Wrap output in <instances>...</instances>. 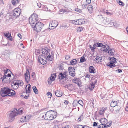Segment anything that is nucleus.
Segmentation results:
<instances>
[{
  "label": "nucleus",
  "instance_id": "obj_23",
  "mask_svg": "<svg viewBox=\"0 0 128 128\" xmlns=\"http://www.w3.org/2000/svg\"><path fill=\"white\" fill-rule=\"evenodd\" d=\"M94 45L98 47H102V48H104L106 47V46L104 45L102 43H99L98 42H97L95 44H94Z\"/></svg>",
  "mask_w": 128,
  "mask_h": 128
},
{
  "label": "nucleus",
  "instance_id": "obj_59",
  "mask_svg": "<svg viewBox=\"0 0 128 128\" xmlns=\"http://www.w3.org/2000/svg\"><path fill=\"white\" fill-rule=\"evenodd\" d=\"M116 72H118V73H120L122 72V70L121 69H118L116 70Z\"/></svg>",
  "mask_w": 128,
  "mask_h": 128
},
{
  "label": "nucleus",
  "instance_id": "obj_5",
  "mask_svg": "<svg viewBox=\"0 0 128 128\" xmlns=\"http://www.w3.org/2000/svg\"><path fill=\"white\" fill-rule=\"evenodd\" d=\"M18 111L16 108H14L10 114L8 118L10 122H12L14 118L18 114Z\"/></svg>",
  "mask_w": 128,
  "mask_h": 128
},
{
  "label": "nucleus",
  "instance_id": "obj_61",
  "mask_svg": "<svg viewBox=\"0 0 128 128\" xmlns=\"http://www.w3.org/2000/svg\"><path fill=\"white\" fill-rule=\"evenodd\" d=\"M40 117H41V119H45L44 118V115H43L42 114L40 115Z\"/></svg>",
  "mask_w": 128,
  "mask_h": 128
},
{
  "label": "nucleus",
  "instance_id": "obj_57",
  "mask_svg": "<svg viewBox=\"0 0 128 128\" xmlns=\"http://www.w3.org/2000/svg\"><path fill=\"white\" fill-rule=\"evenodd\" d=\"M87 4H83L82 5V8L83 9L85 8L86 7Z\"/></svg>",
  "mask_w": 128,
  "mask_h": 128
},
{
  "label": "nucleus",
  "instance_id": "obj_29",
  "mask_svg": "<svg viewBox=\"0 0 128 128\" xmlns=\"http://www.w3.org/2000/svg\"><path fill=\"white\" fill-rule=\"evenodd\" d=\"M102 58L101 57H100L99 56H98L96 58H95L94 60L96 62L98 63L99 62V60L100 62H102Z\"/></svg>",
  "mask_w": 128,
  "mask_h": 128
},
{
  "label": "nucleus",
  "instance_id": "obj_63",
  "mask_svg": "<svg viewBox=\"0 0 128 128\" xmlns=\"http://www.w3.org/2000/svg\"><path fill=\"white\" fill-rule=\"evenodd\" d=\"M94 46H95L94 45V46L92 47V48H91V49L92 51V52L94 51V49H95L96 48V47Z\"/></svg>",
  "mask_w": 128,
  "mask_h": 128
},
{
  "label": "nucleus",
  "instance_id": "obj_38",
  "mask_svg": "<svg viewBox=\"0 0 128 128\" xmlns=\"http://www.w3.org/2000/svg\"><path fill=\"white\" fill-rule=\"evenodd\" d=\"M111 125V122H106V123L105 124V125L104 126V128H107L110 126Z\"/></svg>",
  "mask_w": 128,
  "mask_h": 128
},
{
  "label": "nucleus",
  "instance_id": "obj_19",
  "mask_svg": "<svg viewBox=\"0 0 128 128\" xmlns=\"http://www.w3.org/2000/svg\"><path fill=\"white\" fill-rule=\"evenodd\" d=\"M31 86L30 84L26 86L25 88L26 93H30L31 89Z\"/></svg>",
  "mask_w": 128,
  "mask_h": 128
},
{
  "label": "nucleus",
  "instance_id": "obj_6",
  "mask_svg": "<svg viewBox=\"0 0 128 128\" xmlns=\"http://www.w3.org/2000/svg\"><path fill=\"white\" fill-rule=\"evenodd\" d=\"M44 25L43 24L39 22L36 23L33 29L36 32H39L42 28Z\"/></svg>",
  "mask_w": 128,
  "mask_h": 128
},
{
  "label": "nucleus",
  "instance_id": "obj_53",
  "mask_svg": "<svg viewBox=\"0 0 128 128\" xmlns=\"http://www.w3.org/2000/svg\"><path fill=\"white\" fill-rule=\"evenodd\" d=\"M118 3H119V4L120 5L124 6V3L121 0L120 2H119Z\"/></svg>",
  "mask_w": 128,
  "mask_h": 128
},
{
  "label": "nucleus",
  "instance_id": "obj_12",
  "mask_svg": "<svg viewBox=\"0 0 128 128\" xmlns=\"http://www.w3.org/2000/svg\"><path fill=\"white\" fill-rule=\"evenodd\" d=\"M8 10L7 9H3L1 12L0 17L1 16V15H2L3 17L4 18L6 17L7 15V14H8Z\"/></svg>",
  "mask_w": 128,
  "mask_h": 128
},
{
  "label": "nucleus",
  "instance_id": "obj_60",
  "mask_svg": "<svg viewBox=\"0 0 128 128\" xmlns=\"http://www.w3.org/2000/svg\"><path fill=\"white\" fill-rule=\"evenodd\" d=\"M69 74L72 76H74V72H69Z\"/></svg>",
  "mask_w": 128,
  "mask_h": 128
},
{
  "label": "nucleus",
  "instance_id": "obj_32",
  "mask_svg": "<svg viewBox=\"0 0 128 128\" xmlns=\"http://www.w3.org/2000/svg\"><path fill=\"white\" fill-rule=\"evenodd\" d=\"M110 60L111 62L114 64L116 63L117 61V59L116 58L114 57L110 58Z\"/></svg>",
  "mask_w": 128,
  "mask_h": 128
},
{
  "label": "nucleus",
  "instance_id": "obj_41",
  "mask_svg": "<svg viewBox=\"0 0 128 128\" xmlns=\"http://www.w3.org/2000/svg\"><path fill=\"white\" fill-rule=\"evenodd\" d=\"M58 68L60 70H62L64 69L63 66L62 64H59L58 66Z\"/></svg>",
  "mask_w": 128,
  "mask_h": 128
},
{
  "label": "nucleus",
  "instance_id": "obj_46",
  "mask_svg": "<svg viewBox=\"0 0 128 128\" xmlns=\"http://www.w3.org/2000/svg\"><path fill=\"white\" fill-rule=\"evenodd\" d=\"M42 10L44 11L48 10V8L46 7L43 6L42 7Z\"/></svg>",
  "mask_w": 128,
  "mask_h": 128
},
{
  "label": "nucleus",
  "instance_id": "obj_36",
  "mask_svg": "<svg viewBox=\"0 0 128 128\" xmlns=\"http://www.w3.org/2000/svg\"><path fill=\"white\" fill-rule=\"evenodd\" d=\"M20 1L19 0H12V2L13 4L15 5L16 4H18Z\"/></svg>",
  "mask_w": 128,
  "mask_h": 128
},
{
  "label": "nucleus",
  "instance_id": "obj_22",
  "mask_svg": "<svg viewBox=\"0 0 128 128\" xmlns=\"http://www.w3.org/2000/svg\"><path fill=\"white\" fill-rule=\"evenodd\" d=\"M85 20L83 19H80L78 20V24L81 25L85 23Z\"/></svg>",
  "mask_w": 128,
  "mask_h": 128
},
{
  "label": "nucleus",
  "instance_id": "obj_40",
  "mask_svg": "<svg viewBox=\"0 0 128 128\" xmlns=\"http://www.w3.org/2000/svg\"><path fill=\"white\" fill-rule=\"evenodd\" d=\"M33 90L36 94H38V92L36 87L34 86L32 87Z\"/></svg>",
  "mask_w": 128,
  "mask_h": 128
},
{
  "label": "nucleus",
  "instance_id": "obj_18",
  "mask_svg": "<svg viewBox=\"0 0 128 128\" xmlns=\"http://www.w3.org/2000/svg\"><path fill=\"white\" fill-rule=\"evenodd\" d=\"M66 88H68L70 91H73L75 90V87L72 84H68L65 86Z\"/></svg>",
  "mask_w": 128,
  "mask_h": 128
},
{
  "label": "nucleus",
  "instance_id": "obj_28",
  "mask_svg": "<svg viewBox=\"0 0 128 128\" xmlns=\"http://www.w3.org/2000/svg\"><path fill=\"white\" fill-rule=\"evenodd\" d=\"M58 77L60 79L62 80L66 77V75L62 73H60L58 75Z\"/></svg>",
  "mask_w": 128,
  "mask_h": 128
},
{
  "label": "nucleus",
  "instance_id": "obj_34",
  "mask_svg": "<svg viewBox=\"0 0 128 128\" xmlns=\"http://www.w3.org/2000/svg\"><path fill=\"white\" fill-rule=\"evenodd\" d=\"M56 77V73L53 74H52L50 78V80L52 81H54L55 79V78Z\"/></svg>",
  "mask_w": 128,
  "mask_h": 128
},
{
  "label": "nucleus",
  "instance_id": "obj_27",
  "mask_svg": "<svg viewBox=\"0 0 128 128\" xmlns=\"http://www.w3.org/2000/svg\"><path fill=\"white\" fill-rule=\"evenodd\" d=\"M116 101L112 100L110 103V106L112 107H114L116 106L117 104Z\"/></svg>",
  "mask_w": 128,
  "mask_h": 128
},
{
  "label": "nucleus",
  "instance_id": "obj_30",
  "mask_svg": "<svg viewBox=\"0 0 128 128\" xmlns=\"http://www.w3.org/2000/svg\"><path fill=\"white\" fill-rule=\"evenodd\" d=\"M12 53V50H6L5 52V55L7 56H8L9 55L11 54Z\"/></svg>",
  "mask_w": 128,
  "mask_h": 128
},
{
  "label": "nucleus",
  "instance_id": "obj_16",
  "mask_svg": "<svg viewBox=\"0 0 128 128\" xmlns=\"http://www.w3.org/2000/svg\"><path fill=\"white\" fill-rule=\"evenodd\" d=\"M24 76L25 80L28 82L29 81L30 78V74L29 71H26L24 74Z\"/></svg>",
  "mask_w": 128,
  "mask_h": 128
},
{
  "label": "nucleus",
  "instance_id": "obj_17",
  "mask_svg": "<svg viewBox=\"0 0 128 128\" xmlns=\"http://www.w3.org/2000/svg\"><path fill=\"white\" fill-rule=\"evenodd\" d=\"M104 18L103 17L101 14L98 15L97 17V20L98 22L100 24L102 23Z\"/></svg>",
  "mask_w": 128,
  "mask_h": 128
},
{
  "label": "nucleus",
  "instance_id": "obj_13",
  "mask_svg": "<svg viewBox=\"0 0 128 128\" xmlns=\"http://www.w3.org/2000/svg\"><path fill=\"white\" fill-rule=\"evenodd\" d=\"M100 122L102 124H100L99 126L104 127V126L105 125L106 122H108V120L106 118H102Z\"/></svg>",
  "mask_w": 128,
  "mask_h": 128
},
{
  "label": "nucleus",
  "instance_id": "obj_2",
  "mask_svg": "<svg viewBox=\"0 0 128 128\" xmlns=\"http://www.w3.org/2000/svg\"><path fill=\"white\" fill-rule=\"evenodd\" d=\"M55 112L52 110L48 111L44 115V118L46 120H51L56 118V116L53 115V113H55Z\"/></svg>",
  "mask_w": 128,
  "mask_h": 128
},
{
  "label": "nucleus",
  "instance_id": "obj_50",
  "mask_svg": "<svg viewBox=\"0 0 128 128\" xmlns=\"http://www.w3.org/2000/svg\"><path fill=\"white\" fill-rule=\"evenodd\" d=\"M90 77V75L88 74H86V75L85 76V80H86V78H88L89 79V78Z\"/></svg>",
  "mask_w": 128,
  "mask_h": 128
},
{
  "label": "nucleus",
  "instance_id": "obj_54",
  "mask_svg": "<svg viewBox=\"0 0 128 128\" xmlns=\"http://www.w3.org/2000/svg\"><path fill=\"white\" fill-rule=\"evenodd\" d=\"M86 4H90L91 2V0H86Z\"/></svg>",
  "mask_w": 128,
  "mask_h": 128
},
{
  "label": "nucleus",
  "instance_id": "obj_33",
  "mask_svg": "<svg viewBox=\"0 0 128 128\" xmlns=\"http://www.w3.org/2000/svg\"><path fill=\"white\" fill-rule=\"evenodd\" d=\"M89 71L90 73H94V69L92 66H90L89 68Z\"/></svg>",
  "mask_w": 128,
  "mask_h": 128
},
{
  "label": "nucleus",
  "instance_id": "obj_47",
  "mask_svg": "<svg viewBox=\"0 0 128 128\" xmlns=\"http://www.w3.org/2000/svg\"><path fill=\"white\" fill-rule=\"evenodd\" d=\"M105 48H103V49H102V50L105 52H108V49H107V48L106 49Z\"/></svg>",
  "mask_w": 128,
  "mask_h": 128
},
{
  "label": "nucleus",
  "instance_id": "obj_26",
  "mask_svg": "<svg viewBox=\"0 0 128 128\" xmlns=\"http://www.w3.org/2000/svg\"><path fill=\"white\" fill-rule=\"evenodd\" d=\"M76 102L77 103L79 104H80L81 106H83V101L81 100H80L78 101H74L73 103V105L74 106H75V105L74 104V103L75 102Z\"/></svg>",
  "mask_w": 128,
  "mask_h": 128
},
{
  "label": "nucleus",
  "instance_id": "obj_21",
  "mask_svg": "<svg viewBox=\"0 0 128 128\" xmlns=\"http://www.w3.org/2000/svg\"><path fill=\"white\" fill-rule=\"evenodd\" d=\"M107 108H102L100 109L98 112L99 113L100 115H101L103 114L105 112V111L106 110Z\"/></svg>",
  "mask_w": 128,
  "mask_h": 128
},
{
  "label": "nucleus",
  "instance_id": "obj_11",
  "mask_svg": "<svg viewBox=\"0 0 128 128\" xmlns=\"http://www.w3.org/2000/svg\"><path fill=\"white\" fill-rule=\"evenodd\" d=\"M51 54H50L49 53L48 56L46 58L47 60L50 61H51L54 58V54L52 52H51Z\"/></svg>",
  "mask_w": 128,
  "mask_h": 128
},
{
  "label": "nucleus",
  "instance_id": "obj_58",
  "mask_svg": "<svg viewBox=\"0 0 128 128\" xmlns=\"http://www.w3.org/2000/svg\"><path fill=\"white\" fill-rule=\"evenodd\" d=\"M78 78L76 79H74L73 80V82H74L75 83H77V82L78 81Z\"/></svg>",
  "mask_w": 128,
  "mask_h": 128
},
{
  "label": "nucleus",
  "instance_id": "obj_1",
  "mask_svg": "<svg viewBox=\"0 0 128 128\" xmlns=\"http://www.w3.org/2000/svg\"><path fill=\"white\" fill-rule=\"evenodd\" d=\"M15 92L13 90L7 87H4L1 88L0 94L2 97H8L14 95Z\"/></svg>",
  "mask_w": 128,
  "mask_h": 128
},
{
  "label": "nucleus",
  "instance_id": "obj_14",
  "mask_svg": "<svg viewBox=\"0 0 128 128\" xmlns=\"http://www.w3.org/2000/svg\"><path fill=\"white\" fill-rule=\"evenodd\" d=\"M50 52V50L48 49L47 47L42 48V54H46V55H48Z\"/></svg>",
  "mask_w": 128,
  "mask_h": 128
},
{
  "label": "nucleus",
  "instance_id": "obj_37",
  "mask_svg": "<svg viewBox=\"0 0 128 128\" xmlns=\"http://www.w3.org/2000/svg\"><path fill=\"white\" fill-rule=\"evenodd\" d=\"M95 87V85L93 83H92L89 86V88L91 90H93L94 88Z\"/></svg>",
  "mask_w": 128,
  "mask_h": 128
},
{
  "label": "nucleus",
  "instance_id": "obj_45",
  "mask_svg": "<svg viewBox=\"0 0 128 128\" xmlns=\"http://www.w3.org/2000/svg\"><path fill=\"white\" fill-rule=\"evenodd\" d=\"M83 118V115H81L78 118V122L82 120Z\"/></svg>",
  "mask_w": 128,
  "mask_h": 128
},
{
  "label": "nucleus",
  "instance_id": "obj_43",
  "mask_svg": "<svg viewBox=\"0 0 128 128\" xmlns=\"http://www.w3.org/2000/svg\"><path fill=\"white\" fill-rule=\"evenodd\" d=\"M86 60L85 58L83 56L80 59V61L81 62H82L84 61H86Z\"/></svg>",
  "mask_w": 128,
  "mask_h": 128
},
{
  "label": "nucleus",
  "instance_id": "obj_44",
  "mask_svg": "<svg viewBox=\"0 0 128 128\" xmlns=\"http://www.w3.org/2000/svg\"><path fill=\"white\" fill-rule=\"evenodd\" d=\"M76 30L78 32H79L83 30V28L82 27H78L77 28Z\"/></svg>",
  "mask_w": 128,
  "mask_h": 128
},
{
  "label": "nucleus",
  "instance_id": "obj_4",
  "mask_svg": "<svg viewBox=\"0 0 128 128\" xmlns=\"http://www.w3.org/2000/svg\"><path fill=\"white\" fill-rule=\"evenodd\" d=\"M38 20L37 15L33 14L29 18V23L31 24H34Z\"/></svg>",
  "mask_w": 128,
  "mask_h": 128
},
{
  "label": "nucleus",
  "instance_id": "obj_25",
  "mask_svg": "<svg viewBox=\"0 0 128 128\" xmlns=\"http://www.w3.org/2000/svg\"><path fill=\"white\" fill-rule=\"evenodd\" d=\"M55 94L56 96L58 97L61 96L62 94L61 92L58 90H57L56 91Z\"/></svg>",
  "mask_w": 128,
  "mask_h": 128
},
{
  "label": "nucleus",
  "instance_id": "obj_62",
  "mask_svg": "<svg viewBox=\"0 0 128 128\" xmlns=\"http://www.w3.org/2000/svg\"><path fill=\"white\" fill-rule=\"evenodd\" d=\"M65 58L66 59L68 60L70 58V56L68 55H66L65 56Z\"/></svg>",
  "mask_w": 128,
  "mask_h": 128
},
{
  "label": "nucleus",
  "instance_id": "obj_55",
  "mask_svg": "<svg viewBox=\"0 0 128 128\" xmlns=\"http://www.w3.org/2000/svg\"><path fill=\"white\" fill-rule=\"evenodd\" d=\"M32 77L33 78H34L35 77V74L34 72H32L31 74Z\"/></svg>",
  "mask_w": 128,
  "mask_h": 128
},
{
  "label": "nucleus",
  "instance_id": "obj_3",
  "mask_svg": "<svg viewBox=\"0 0 128 128\" xmlns=\"http://www.w3.org/2000/svg\"><path fill=\"white\" fill-rule=\"evenodd\" d=\"M24 83L21 80H14L12 83L11 86L12 88L14 90H17L19 87L23 86Z\"/></svg>",
  "mask_w": 128,
  "mask_h": 128
},
{
  "label": "nucleus",
  "instance_id": "obj_20",
  "mask_svg": "<svg viewBox=\"0 0 128 128\" xmlns=\"http://www.w3.org/2000/svg\"><path fill=\"white\" fill-rule=\"evenodd\" d=\"M108 47V54L110 55H112L113 54L114 52V50L113 49L110 48L109 46L107 45Z\"/></svg>",
  "mask_w": 128,
  "mask_h": 128
},
{
  "label": "nucleus",
  "instance_id": "obj_15",
  "mask_svg": "<svg viewBox=\"0 0 128 128\" xmlns=\"http://www.w3.org/2000/svg\"><path fill=\"white\" fill-rule=\"evenodd\" d=\"M111 22V20L110 18L105 17L104 18L102 23L105 24H109Z\"/></svg>",
  "mask_w": 128,
  "mask_h": 128
},
{
  "label": "nucleus",
  "instance_id": "obj_35",
  "mask_svg": "<svg viewBox=\"0 0 128 128\" xmlns=\"http://www.w3.org/2000/svg\"><path fill=\"white\" fill-rule=\"evenodd\" d=\"M93 7L91 5H89L88 7V10L91 12L93 10Z\"/></svg>",
  "mask_w": 128,
  "mask_h": 128
},
{
  "label": "nucleus",
  "instance_id": "obj_49",
  "mask_svg": "<svg viewBox=\"0 0 128 128\" xmlns=\"http://www.w3.org/2000/svg\"><path fill=\"white\" fill-rule=\"evenodd\" d=\"M72 23L74 24H78V20H76L72 21Z\"/></svg>",
  "mask_w": 128,
  "mask_h": 128
},
{
  "label": "nucleus",
  "instance_id": "obj_52",
  "mask_svg": "<svg viewBox=\"0 0 128 128\" xmlns=\"http://www.w3.org/2000/svg\"><path fill=\"white\" fill-rule=\"evenodd\" d=\"M47 94V95L50 98H51L52 96V94L50 92H48Z\"/></svg>",
  "mask_w": 128,
  "mask_h": 128
},
{
  "label": "nucleus",
  "instance_id": "obj_51",
  "mask_svg": "<svg viewBox=\"0 0 128 128\" xmlns=\"http://www.w3.org/2000/svg\"><path fill=\"white\" fill-rule=\"evenodd\" d=\"M75 10L78 12H80L82 11L81 10L78 8H76L75 9Z\"/></svg>",
  "mask_w": 128,
  "mask_h": 128
},
{
  "label": "nucleus",
  "instance_id": "obj_31",
  "mask_svg": "<svg viewBox=\"0 0 128 128\" xmlns=\"http://www.w3.org/2000/svg\"><path fill=\"white\" fill-rule=\"evenodd\" d=\"M107 65L109 66L110 67V68H113L116 66L114 63H113L112 62L108 63Z\"/></svg>",
  "mask_w": 128,
  "mask_h": 128
},
{
  "label": "nucleus",
  "instance_id": "obj_9",
  "mask_svg": "<svg viewBox=\"0 0 128 128\" xmlns=\"http://www.w3.org/2000/svg\"><path fill=\"white\" fill-rule=\"evenodd\" d=\"M58 24V22L56 20H52L51 22H50L49 26V29L51 30L53 29L56 27Z\"/></svg>",
  "mask_w": 128,
  "mask_h": 128
},
{
  "label": "nucleus",
  "instance_id": "obj_39",
  "mask_svg": "<svg viewBox=\"0 0 128 128\" xmlns=\"http://www.w3.org/2000/svg\"><path fill=\"white\" fill-rule=\"evenodd\" d=\"M120 106H117L115 108V111L116 112H118L120 110Z\"/></svg>",
  "mask_w": 128,
  "mask_h": 128
},
{
  "label": "nucleus",
  "instance_id": "obj_24",
  "mask_svg": "<svg viewBox=\"0 0 128 128\" xmlns=\"http://www.w3.org/2000/svg\"><path fill=\"white\" fill-rule=\"evenodd\" d=\"M28 119L26 118V116H22V118L20 119V121L22 122H25L28 121Z\"/></svg>",
  "mask_w": 128,
  "mask_h": 128
},
{
  "label": "nucleus",
  "instance_id": "obj_48",
  "mask_svg": "<svg viewBox=\"0 0 128 128\" xmlns=\"http://www.w3.org/2000/svg\"><path fill=\"white\" fill-rule=\"evenodd\" d=\"M8 76H9V80H10V82H11L13 80V79L12 78L11 75L10 74H8Z\"/></svg>",
  "mask_w": 128,
  "mask_h": 128
},
{
  "label": "nucleus",
  "instance_id": "obj_42",
  "mask_svg": "<svg viewBox=\"0 0 128 128\" xmlns=\"http://www.w3.org/2000/svg\"><path fill=\"white\" fill-rule=\"evenodd\" d=\"M76 60L75 59H74L70 62L71 64H75L76 62Z\"/></svg>",
  "mask_w": 128,
  "mask_h": 128
},
{
  "label": "nucleus",
  "instance_id": "obj_7",
  "mask_svg": "<svg viewBox=\"0 0 128 128\" xmlns=\"http://www.w3.org/2000/svg\"><path fill=\"white\" fill-rule=\"evenodd\" d=\"M21 12V10L20 8H16L13 11V16H14V18H16L20 15Z\"/></svg>",
  "mask_w": 128,
  "mask_h": 128
},
{
  "label": "nucleus",
  "instance_id": "obj_64",
  "mask_svg": "<svg viewBox=\"0 0 128 128\" xmlns=\"http://www.w3.org/2000/svg\"><path fill=\"white\" fill-rule=\"evenodd\" d=\"M83 126L81 125H79L77 126V128H83Z\"/></svg>",
  "mask_w": 128,
  "mask_h": 128
},
{
  "label": "nucleus",
  "instance_id": "obj_56",
  "mask_svg": "<svg viewBox=\"0 0 128 128\" xmlns=\"http://www.w3.org/2000/svg\"><path fill=\"white\" fill-rule=\"evenodd\" d=\"M5 36L6 37H8H8L9 38V37L10 36L11 37H12L11 36L10 34H8V33L6 34L5 35Z\"/></svg>",
  "mask_w": 128,
  "mask_h": 128
},
{
  "label": "nucleus",
  "instance_id": "obj_8",
  "mask_svg": "<svg viewBox=\"0 0 128 128\" xmlns=\"http://www.w3.org/2000/svg\"><path fill=\"white\" fill-rule=\"evenodd\" d=\"M47 59L46 58H45L44 56H39L38 59V61L41 64H44L46 63Z\"/></svg>",
  "mask_w": 128,
  "mask_h": 128
},
{
  "label": "nucleus",
  "instance_id": "obj_10",
  "mask_svg": "<svg viewBox=\"0 0 128 128\" xmlns=\"http://www.w3.org/2000/svg\"><path fill=\"white\" fill-rule=\"evenodd\" d=\"M9 77V76H8V74L7 75L6 74H4V76L1 77V79L3 82H4L5 83L8 82H10Z\"/></svg>",
  "mask_w": 128,
  "mask_h": 128
}]
</instances>
